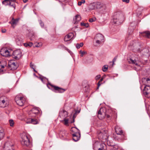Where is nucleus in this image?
<instances>
[{
	"label": "nucleus",
	"instance_id": "f257e3e1",
	"mask_svg": "<svg viewBox=\"0 0 150 150\" xmlns=\"http://www.w3.org/2000/svg\"><path fill=\"white\" fill-rule=\"evenodd\" d=\"M124 19L123 14L121 13L117 12L113 18V23L114 24L119 25L122 22Z\"/></svg>",
	"mask_w": 150,
	"mask_h": 150
},
{
	"label": "nucleus",
	"instance_id": "f03ea898",
	"mask_svg": "<svg viewBox=\"0 0 150 150\" xmlns=\"http://www.w3.org/2000/svg\"><path fill=\"white\" fill-rule=\"evenodd\" d=\"M21 139V143L23 146L29 147H31L32 144L30 141L29 138L27 135H23Z\"/></svg>",
	"mask_w": 150,
	"mask_h": 150
},
{
	"label": "nucleus",
	"instance_id": "7ed1b4c3",
	"mask_svg": "<svg viewBox=\"0 0 150 150\" xmlns=\"http://www.w3.org/2000/svg\"><path fill=\"white\" fill-rule=\"evenodd\" d=\"M98 118L100 120H102L104 117L109 118L110 117V116L107 114L106 112L105 108H101L98 111Z\"/></svg>",
	"mask_w": 150,
	"mask_h": 150
},
{
	"label": "nucleus",
	"instance_id": "20e7f679",
	"mask_svg": "<svg viewBox=\"0 0 150 150\" xmlns=\"http://www.w3.org/2000/svg\"><path fill=\"white\" fill-rule=\"evenodd\" d=\"M9 99L8 98L5 96L0 97V107L5 108L8 106L9 104Z\"/></svg>",
	"mask_w": 150,
	"mask_h": 150
},
{
	"label": "nucleus",
	"instance_id": "39448f33",
	"mask_svg": "<svg viewBox=\"0 0 150 150\" xmlns=\"http://www.w3.org/2000/svg\"><path fill=\"white\" fill-rule=\"evenodd\" d=\"M115 132L117 134L120 135L122 139H126V136L125 132L118 126H116L115 128Z\"/></svg>",
	"mask_w": 150,
	"mask_h": 150
},
{
	"label": "nucleus",
	"instance_id": "423d86ee",
	"mask_svg": "<svg viewBox=\"0 0 150 150\" xmlns=\"http://www.w3.org/2000/svg\"><path fill=\"white\" fill-rule=\"evenodd\" d=\"M40 113V111L38 108H34L29 111L28 114L30 117H37Z\"/></svg>",
	"mask_w": 150,
	"mask_h": 150
},
{
	"label": "nucleus",
	"instance_id": "0eeeda50",
	"mask_svg": "<svg viewBox=\"0 0 150 150\" xmlns=\"http://www.w3.org/2000/svg\"><path fill=\"white\" fill-rule=\"evenodd\" d=\"M13 143L10 141L6 142L1 148V150H13Z\"/></svg>",
	"mask_w": 150,
	"mask_h": 150
},
{
	"label": "nucleus",
	"instance_id": "6e6552de",
	"mask_svg": "<svg viewBox=\"0 0 150 150\" xmlns=\"http://www.w3.org/2000/svg\"><path fill=\"white\" fill-rule=\"evenodd\" d=\"M18 66V63L14 61H10L8 64V67L10 70H14L16 69Z\"/></svg>",
	"mask_w": 150,
	"mask_h": 150
},
{
	"label": "nucleus",
	"instance_id": "1a4fd4ad",
	"mask_svg": "<svg viewBox=\"0 0 150 150\" xmlns=\"http://www.w3.org/2000/svg\"><path fill=\"white\" fill-rule=\"evenodd\" d=\"M140 44L139 43H137L136 45V46L134 47V49L136 50L137 51L140 52L144 55H146L149 52V50L147 48H145L143 49L140 50Z\"/></svg>",
	"mask_w": 150,
	"mask_h": 150
},
{
	"label": "nucleus",
	"instance_id": "9d476101",
	"mask_svg": "<svg viewBox=\"0 0 150 150\" xmlns=\"http://www.w3.org/2000/svg\"><path fill=\"white\" fill-rule=\"evenodd\" d=\"M15 100L17 104L20 106H23L25 102V98L22 97L16 96Z\"/></svg>",
	"mask_w": 150,
	"mask_h": 150
},
{
	"label": "nucleus",
	"instance_id": "9b49d317",
	"mask_svg": "<svg viewBox=\"0 0 150 150\" xmlns=\"http://www.w3.org/2000/svg\"><path fill=\"white\" fill-rule=\"evenodd\" d=\"M94 39L96 40V43L98 44H100L103 42L104 39L103 36L101 34H97L95 36Z\"/></svg>",
	"mask_w": 150,
	"mask_h": 150
},
{
	"label": "nucleus",
	"instance_id": "f8f14e48",
	"mask_svg": "<svg viewBox=\"0 0 150 150\" xmlns=\"http://www.w3.org/2000/svg\"><path fill=\"white\" fill-rule=\"evenodd\" d=\"M49 85L52 88H54V89L55 90L57 91L59 93H63L66 90L65 89H63V88H60L59 87L56 86H55L53 85L50 83H48L47 85V86L49 88H50L49 87Z\"/></svg>",
	"mask_w": 150,
	"mask_h": 150
},
{
	"label": "nucleus",
	"instance_id": "ddd939ff",
	"mask_svg": "<svg viewBox=\"0 0 150 150\" xmlns=\"http://www.w3.org/2000/svg\"><path fill=\"white\" fill-rule=\"evenodd\" d=\"M21 56V53L20 50H16L13 52L12 57L16 59H18Z\"/></svg>",
	"mask_w": 150,
	"mask_h": 150
},
{
	"label": "nucleus",
	"instance_id": "4468645a",
	"mask_svg": "<svg viewBox=\"0 0 150 150\" xmlns=\"http://www.w3.org/2000/svg\"><path fill=\"white\" fill-rule=\"evenodd\" d=\"M143 92L145 97L147 98L150 97V86H145Z\"/></svg>",
	"mask_w": 150,
	"mask_h": 150
},
{
	"label": "nucleus",
	"instance_id": "2eb2a0df",
	"mask_svg": "<svg viewBox=\"0 0 150 150\" xmlns=\"http://www.w3.org/2000/svg\"><path fill=\"white\" fill-rule=\"evenodd\" d=\"M34 117L28 118L26 121L27 123H31L33 124L36 125L39 123L38 120L36 118Z\"/></svg>",
	"mask_w": 150,
	"mask_h": 150
},
{
	"label": "nucleus",
	"instance_id": "dca6fc26",
	"mask_svg": "<svg viewBox=\"0 0 150 150\" xmlns=\"http://www.w3.org/2000/svg\"><path fill=\"white\" fill-rule=\"evenodd\" d=\"M107 131H100L98 134V137L100 139H106L107 138Z\"/></svg>",
	"mask_w": 150,
	"mask_h": 150
},
{
	"label": "nucleus",
	"instance_id": "f3484780",
	"mask_svg": "<svg viewBox=\"0 0 150 150\" xmlns=\"http://www.w3.org/2000/svg\"><path fill=\"white\" fill-rule=\"evenodd\" d=\"M0 53L1 55L5 57H8L10 55L9 52L6 48H2L0 51Z\"/></svg>",
	"mask_w": 150,
	"mask_h": 150
},
{
	"label": "nucleus",
	"instance_id": "a211bd4d",
	"mask_svg": "<svg viewBox=\"0 0 150 150\" xmlns=\"http://www.w3.org/2000/svg\"><path fill=\"white\" fill-rule=\"evenodd\" d=\"M81 134L80 131L78 129L77 132L72 134L73 139L75 142L78 141L80 139Z\"/></svg>",
	"mask_w": 150,
	"mask_h": 150
},
{
	"label": "nucleus",
	"instance_id": "6ab92c4d",
	"mask_svg": "<svg viewBox=\"0 0 150 150\" xmlns=\"http://www.w3.org/2000/svg\"><path fill=\"white\" fill-rule=\"evenodd\" d=\"M140 62V61L137 58L136 59L130 58L128 62L130 64H134L136 66H139L138 62Z\"/></svg>",
	"mask_w": 150,
	"mask_h": 150
},
{
	"label": "nucleus",
	"instance_id": "aec40b11",
	"mask_svg": "<svg viewBox=\"0 0 150 150\" xmlns=\"http://www.w3.org/2000/svg\"><path fill=\"white\" fill-rule=\"evenodd\" d=\"M59 116L61 118H65L67 116V112L64 109H61L60 111Z\"/></svg>",
	"mask_w": 150,
	"mask_h": 150
},
{
	"label": "nucleus",
	"instance_id": "412c9836",
	"mask_svg": "<svg viewBox=\"0 0 150 150\" xmlns=\"http://www.w3.org/2000/svg\"><path fill=\"white\" fill-rule=\"evenodd\" d=\"M74 37L73 33H69L65 36L64 38V40L65 41L67 42L72 39Z\"/></svg>",
	"mask_w": 150,
	"mask_h": 150
},
{
	"label": "nucleus",
	"instance_id": "4be33fe9",
	"mask_svg": "<svg viewBox=\"0 0 150 150\" xmlns=\"http://www.w3.org/2000/svg\"><path fill=\"white\" fill-rule=\"evenodd\" d=\"M19 21V19L16 18L14 19L13 18H12L11 21L9 22L11 25L12 27L14 28L15 26L14 25H16L17 23Z\"/></svg>",
	"mask_w": 150,
	"mask_h": 150
},
{
	"label": "nucleus",
	"instance_id": "5701e85b",
	"mask_svg": "<svg viewBox=\"0 0 150 150\" xmlns=\"http://www.w3.org/2000/svg\"><path fill=\"white\" fill-rule=\"evenodd\" d=\"M141 35L147 38L150 39V32L149 31H145L140 33Z\"/></svg>",
	"mask_w": 150,
	"mask_h": 150
},
{
	"label": "nucleus",
	"instance_id": "b1692460",
	"mask_svg": "<svg viewBox=\"0 0 150 150\" xmlns=\"http://www.w3.org/2000/svg\"><path fill=\"white\" fill-rule=\"evenodd\" d=\"M81 17L80 15H76L74 18V24L78 23L81 20Z\"/></svg>",
	"mask_w": 150,
	"mask_h": 150
},
{
	"label": "nucleus",
	"instance_id": "393cba45",
	"mask_svg": "<svg viewBox=\"0 0 150 150\" xmlns=\"http://www.w3.org/2000/svg\"><path fill=\"white\" fill-rule=\"evenodd\" d=\"M96 2L90 4L88 6V7L90 10L96 9Z\"/></svg>",
	"mask_w": 150,
	"mask_h": 150
},
{
	"label": "nucleus",
	"instance_id": "a878e982",
	"mask_svg": "<svg viewBox=\"0 0 150 150\" xmlns=\"http://www.w3.org/2000/svg\"><path fill=\"white\" fill-rule=\"evenodd\" d=\"M96 9H100L103 6V4L100 2H96Z\"/></svg>",
	"mask_w": 150,
	"mask_h": 150
},
{
	"label": "nucleus",
	"instance_id": "bb28decb",
	"mask_svg": "<svg viewBox=\"0 0 150 150\" xmlns=\"http://www.w3.org/2000/svg\"><path fill=\"white\" fill-rule=\"evenodd\" d=\"M144 81H145L146 84L145 85V86H150V79L149 78H144Z\"/></svg>",
	"mask_w": 150,
	"mask_h": 150
},
{
	"label": "nucleus",
	"instance_id": "cd10ccee",
	"mask_svg": "<svg viewBox=\"0 0 150 150\" xmlns=\"http://www.w3.org/2000/svg\"><path fill=\"white\" fill-rule=\"evenodd\" d=\"M4 135V130L2 128L0 129V140L2 139Z\"/></svg>",
	"mask_w": 150,
	"mask_h": 150
},
{
	"label": "nucleus",
	"instance_id": "c85d7f7f",
	"mask_svg": "<svg viewBox=\"0 0 150 150\" xmlns=\"http://www.w3.org/2000/svg\"><path fill=\"white\" fill-rule=\"evenodd\" d=\"M67 133L66 131L61 130L59 132V134L60 136H61L62 137H63L66 135Z\"/></svg>",
	"mask_w": 150,
	"mask_h": 150
},
{
	"label": "nucleus",
	"instance_id": "c756f323",
	"mask_svg": "<svg viewBox=\"0 0 150 150\" xmlns=\"http://www.w3.org/2000/svg\"><path fill=\"white\" fill-rule=\"evenodd\" d=\"M2 3L5 6L8 5V4H10V0H4L2 1Z\"/></svg>",
	"mask_w": 150,
	"mask_h": 150
},
{
	"label": "nucleus",
	"instance_id": "7c9ffc66",
	"mask_svg": "<svg viewBox=\"0 0 150 150\" xmlns=\"http://www.w3.org/2000/svg\"><path fill=\"white\" fill-rule=\"evenodd\" d=\"M114 139L115 140H117L118 141H121L122 140L125 139H122L120 135H119L118 136H116L115 137H114Z\"/></svg>",
	"mask_w": 150,
	"mask_h": 150
},
{
	"label": "nucleus",
	"instance_id": "2f4dec72",
	"mask_svg": "<svg viewBox=\"0 0 150 150\" xmlns=\"http://www.w3.org/2000/svg\"><path fill=\"white\" fill-rule=\"evenodd\" d=\"M16 41L17 44L19 45H21L22 43V40L21 39L17 38L16 39Z\"/></svg>",
	"mask_w": 150,
	"mask_h": 150
},
{
	"label": "nucleus",
	"instance_id": "473e14b6",
	"mask_svg": "<svg viewBox=\"0 0 150 150\" xmlns=\"http://www.w3.org/2000/svg\"><path fill=\"white\" fill-rule=\"evenodd\" d=\"M83 45V42H81L80 44L77 43L76 45V47L77 49L79 48L80 47H82Z\"/></svg>",
	"mask_w": 150,
	"mask_h": 150
},
{
	"label": "nucleus",
	"instance_id": "72a5a7b5",
	"mask_svg": "<svg viewBox=\"0 0 150 150\" xmlns=\"http://www.w3.org/2000/svg\"><path fill=\"white\" fill-rule=\"evenodd\" d=\"M33 44L32 42H30L28 43H24V45L25 47H28V46H29L30 47H31L32 46Z\"/></svg>",
	"mask_w": 150,
	"mask_h": 150
},
{
	"label": "nucleus",
	"instance_id": "f704fd0d",
	"mask_svg": "<svg viewBox=\"0 0 150 150\" xmlns=\"http://www.w3.org/2000/svg\"><path fill=\"white\" fill-rule=\"evenodd\" d=\"M79 53L81 54V56L82 57L83 56L84 54H86L87 52L85 51H82L81 50L79 52Z\"/></svg>",
	"mask_w": 150,
	"mask_h": 150
},
{
	"label": "nucleus",
	"instance_id": "c9c22d12",
	"mask_svg": "<svg viewBox=\"0 0 150 150\" xmlns=\"http://www.w3.org/2000/svg\"><path fill=\"white\" fill-rule=\"evenodd\" d=\"M108 69V66L107 65H104L103 66L102 68V70L104 72L106 71Z\"/></svg>",
	"mask_w": 150,
	"mask_h": 150
},
{
	"label": "nucleus",
	"instance_id": "e433bc0d",
	"mask_svg": "<svg viewBox=\"0 0 150 150\" xmlns=\"http://www.w3.org/2000/svg\"><path fill=\"white\" fill-rule=\"evenodd\" d=\"M85 2V0H81V1H79L78 3V5L79 6H80L82 4H84Z\"/></svg>",
	"mask_w": 150,
	"mask_h": 150
},
{
	"label": "nucleus",
	"instance_id": "4c0bfd02",
	"mask_svg": "<svg viewBox=\"0 0 150 150\" xmlns=\"http://www.w3.org/2000/svg\"><path fill=\"white\" fill-rule=\"evenodd\" d=\"M81 26H84L87 28L89 26V24L88 23H81Z\"/></svg>",
	"mask_w": 150,
	"mask_h": 150
},
{
	"label": "nucleus",
	"instance_id": "58836bf2",
	"mask_svg": "<svg viewBox=\"0 0 150 150\" xmlns=\"http://www.w3.org/2000/svg\"><path fill=\"white\" fill-rule=\"evenodd\" d=\"M79 112H80V111H75V113L73 115V118L74 119L73 122H74V118L76 117V116L77 114L79 113Z\"/></svg>",
	"mask_w": 150,
	"mask_h": 150
},
{
	"label": "nucleus",
	"instance_id": "ea45409f",
	"mask_svg": "<svg viewBox=\"0 0 150 150\" xmlns=\"http://www.w3.org/2000/svg\"><path fill=\"white\" fill-rule=\"evenodd\" d=\"M9 122L10 125L11 126H13L14 124L13 120H9Z\"/></svg>",
	"mask_w": 150,
	"mask_h": 150
},
{
	"label": "nucleus",
	"instance_id": "a19ab883",
	"mask_svg": "<svg viewBox=\"0 0 150 150\" xmlns=\"http://www.w3.org/2000/svg\"><path fill=\"white\" fill-rule=\"evenodd\" d=\"M8 5L14 7V1L13 0H10V4H8Z\"/></svg>",
	"mask_w": 150,
	"mask_h": 150
},
{
	"label": "nucleus",
	"instance_id": "79ce46f5",
	"mask_svg": "<svg viewBox=\"0 0 150 150\" xmlns=\"http://www.w3.org/2000/svg\"><path fill=\"white\" fill-rule=\"evenodd\" d=\"M40 24L42 28H43L44 26V23L41 20L39 21Z\"/></svg>",
	"mask_w": 150,
	"mask_h": 150
},
{
	"label": "nucleus",
	"instance_id": "37998d69",
	"mask_svg": "<svg viewBox=\"0 0 150 150\" xmlns=\"http://www.w3.org/2000/svg\"><path fill=\"white\" fill-rule=\"evenodd\" d=\"M38 78L40 79L42 81V82H43V80L44 79H45L47 80H48V79L46 78V77H44L42 76H41L38 77Z\"/></svg>",
	"mask_w": 150,
	"mask_h": 150
},
{
	"label": "nucleus",
	"instance_id": "c03bdc74",
	"mask_svg": "<svg viewBox=\"0 0 150 150\" xmlns=\"http://www.w3.org/2000/svg\"><path fill=\"white\" fill-rule=\"evenodd\" d=\"M64 119V124L65 125H67L68 123V120L67 119H66L65 118Z\"/></svg>",
	"mask_w": 150,
	"mask_h": 150
},
{
	"label": "nucleus",
	"instance_id": "a18cd8bd",
	"mask_svg": "<svg viewBox=\"0 0 150 150\" xmlns=\"http://www.w3.org/2000/svg\"><path fill=\"white\" fill-rule=\"evenodd\" d=\"M42 43H39L36 45H35V46L37 47H40L42 45Z\"/></svg>",
	"mask_w": 150,
	"mask_h": 150
},
{
	"label": "nucleus",
	"instance_id": "49530a36",
	"mask_svg": "<svg viewBox=\"0 0 150 150\" xmlns=\"http://www.w3.org/2000/svg\"><path fill=\"white\" fill-rule=\"evenodd\" d=\"M147 113L149 115H150V106L148 107L147 110Z\"/></svg>",
	"mask_w": 150,
	"mask_h": 150
},
{
	"label": "nucleus",
	"instance_id": "de8ad7c7",
	"mask_svg": "<svg viewBox=\"0 0 150 150\" xmlns=\"http://www.w3.org/2000/svg\"><path fill=\"white\" fill-rule=\"evenodd\" d=\"M100 77V75H97L95 77V79L96 80H98Z\"/></svg>",
	"mask_w": 150,
	"mask_h": 150
},
{
	"label": "nucleus",
	"instance_id": "09e8293b",
	"mask_svg": "<svg viewBox=\"0 0 150 150\" xmlns=\"http://www.w3.org/2000/svg\"><path fill=\"white\" fill-rule=\"evenodd\" d=\"M117 58V56L115 57H114V59H113V60L112 61H113V64H114V62H115L116 61Z\"/></svg>",
	"mask_w": 150,
	"mask_h": 150
},
{
	"label": "nucleus",
	"instance_id": "8fccbe9b",
	"mask_svg": "<svg viewBox=\"0 0 150 150\" xmlns=\"http://www.w3.org/2000/svg\"><path fill=\"white\" fill-rule=\"evenodd\" d=\"M95 20H94L93 18H90L89 20V21L90 22H92L94 21Z\"/></svg>",
	"mask_w": 150,
	"mask_h": 150
},
{
	"label": "nucleus",
	"instance_id": "3c124183",
	"mask_svg": "<svg viewBox=\"0 0 150 150\" xmlns=\"http://www.w3.org/2000/svg\"><path fill=\"white\" fill-rule=\"evenodd\" d=\"M122 1L124 2H126V3H129V0H122Z\"/></svg>",
	"mask_w": 150,
	"mask_h": 150
},
{
	"label": "nucleus",
	"instance_id": "603ef678",
	"mask_svg": "<svg viewBox=\"0 0 150 150\" xmlns=\"http://www.w3.org/2000/svg\"><path fill=\"white\" fill-rule=\"evenodd\" d=\"M6 30L5 29H2L1 30V32L2 33H6Z\"/></svg>",
	"mask_w": 150,
	"mask_h": 150
},
{
	"label": "nucleus",
	"instance_id": "864d4df0",
	"mask_svg": "<svg viewBox=\"0 0 150 150\" xmlns=\"http://www.w3.org/2000/svg\"><path fill=\"white\" fill-rule=\"evenodd\" d=\"M100 83V82L99 81V82L98 83V88H98L101 85V83Z\"/></svg>",
	"mask_w": 150,
	"mask_h": 150
},
{
	"label": "nucleus",
	"instance_id": "5fc2aeb1",
	"mask_svg": "<svg viewBox=\"0 0 150 150\" xmlns=\"http://www.w3.org/2000/svg\"><path fill=\"white\" fill-rule=\"evenodd\" d=\"M4 66L2 65H0V68L3 69V68H4Z\"/></svg>",
	"mask_w": 150,
	"mask_h": 150
},
{
	"label": "nucleus",
	"instance_id": "6e6d98bb",
	"mask_svg": "<svg viewBox=\"0 0 150 150\" xmlns=\"http://www.w3.org/2000/svg\"><path fill=\"white\" fill-rule=\"evenodd\" d=\"M103 77H102V78H101L100 79L99 82H101L103 80Z\"/></svg>",
	"mask_w": 150,
	"mask_h": 150
},
{
	"label": "nucleus",
	"instance_id": "4d7b16f0",
	"mask_svg": "<svg viewBox=\"0 0 150 150\" xmlns=\"http://www.w3.org/2000/svg\"><path fill=\"white\" fill-rule=\"evenodd\" d=\"M30 67H31L32 68V69H33V71H35V72H37V71L35 70L34 69V68L33 67H32V65H30Z\"/></svg>",
	"mask_w": 150,
	"mask_h": 150
},
{
	"label": "nucleus",
	"instance_id": "13d9d810",
	"mask_svg": "<svg viewBox=\"0 0 150 150\" xmlns=\"http://www.w3.org/2000/svg\"><path fill=\"white\" fill-rule=\"evenodd\" d=\"M23 1L24 3H26L27 1L28 0H23Z\"/></svg>",
	"mask_w": 150,
	"mask_h": 150
},
{
	"label": "nucleus",
	"instance_id": "bf43d9fd",
	"mask_svg": "<svg viewBox=\"0 0 150 150\" xmlns=\"http://www.w3.org/2000/svg\"><path fill=\"white\" fill-rule=\"evenodd\" d=\"M112 150H117V148L113 147Z\"/></svg>",
	"mask_w": 150,
	"mask_h": 150
},
{
	"label": "nucleus",
	"instance_id": "052dcab7",
	"mask_svg": "<svg viewBox=\"0 0 150 150\" xmlns=\"http://www.w3.org/2000/svg\"><path fill=\"white\" fill-rule=\"evenodd\" d=\"M98 150H103V149L101 148H99Z\"/></svg>",
	"mask_w": 150,
	"mask_h": 150
},
{
	"label": "nucleus",
	"instance_id": "680f3d73",
	"mask_svg": "<svg viewBox=\"0 0 150 150\" xmlns=\"http://www.w3.org/2000/svg\"><path fill=\"white\" fill-rule=\"evenodd\" d=\"M32 65V67H33V64H32L31 63L30 64V65Z\"/></svg>",
	"mask_w": 150,
	"mask_h": 150
},
{
	"label": "nucleus",
	"instance_id": "e2e57ef3",
	"mask_svg": "<svg viewBox=\"0 0 150 150\" xmlns=\"http://www.w3.org/2000/svg\"><path fill=\"white\" fill-rule=\"evenodd\" d=\"M32 34L33 36H34V38H35V36L34 35L33 33H32Z\"/></svg>",
	"mask_w": 150,
	"mask_h": 150
},
{
	"label": "nucleus",
	"instance_id": "0e129e2a",
	"mask_svg": "<svg viewBox=\"0 0 150 150\" xmlns=\"http://www.w3.org/2000/svg\"><path fill=\"white\" fill-rule=\"evenodd\" d=\"M34 75L35 76V74H34Z\"/></svg>",
	"mask_w": 150,
	"mask_h": 150
}]
</instances>
